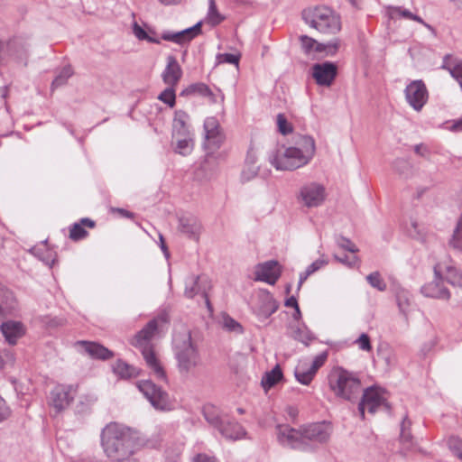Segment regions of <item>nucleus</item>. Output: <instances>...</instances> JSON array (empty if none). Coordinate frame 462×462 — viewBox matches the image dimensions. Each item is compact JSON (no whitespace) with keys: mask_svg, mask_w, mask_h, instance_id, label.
Masks as SVG:
<instances>
[{"mask_svg":"<svg viewBox=\"0 0 462 462\" xmlns=\"http://www.w3.org/2000/svg\"><path fill=\"white\" fill-rule=\"evenodd\" d=\"M312 159V148L305 152H300L293 147L286 148L282 152L270 156V162L277 170L293 171L309 163Z\"/></svg>","mask_w":462,"mask_h":462,"instance_id":"nucleus-7","label":"nucleus"},{"mask_svg":"<svg viewBox=\"0 0 462 462\" xmlns=\"http://www.w3.org/2000/svg\"><path fill=\"white\" fill-rule=\"evenodd\" d=\"M137 387L150 403L157 410L165 411L171 409L170 397L167 392L157 386L151 380L138 382Z\"/></svg>","mask_w":462,"mask_h":462,"instance_id":"nucleus-8","label":"nucleus"},{"mask_svg":"<svg viewBox=\"0 0 462 462\" xmlns=\"http://www.w3.org/2000/svg\"><path fill=\"white\" fill-rule=\"evenodd\" d=\"M133 32L134 36L140 41H147L151 43L160 44V38L156 37V32L152 29L148 31L143 30L137 23L133 25Z\"/></svg>","mask_w":462,"mask_h":462,"instance_id":"nucleus-33","label":"nucleus"},{"mask_svg":"<svg viewBox=\"0 0 462 462\" xmlns=\"http://www.w3.org/2000/svg\"><path fill=\"white\" fill-rule=\"evenodd\" d=\"M393 167L400 175H407L411 171L410 162L401 158L394 160Z\"/></svg>","mask_w":462,"mask_h":462,"instance_id":"nucleus-52","label":"nucleus"},{"mask_svg":"<svg viewBox=\"0 0 462 462\" xmlns=\"http://www.w3.org/2000/svg\"><path fill=\"white\" fill-rule=\"evenodd\" d=\"M411 295L405 290H401L396 294V300L399 310L402 313L406 314L410 306Z\"/></svg>","mask_w":462,"mask_h":462,"instance_id":"nucleus-44","label":"nucleus"},{"mask_svg":"<svg viewBox=\"0 0 462 462\" xmlns=\"http://www.w3.org/2000/svg\"><path fill=\"white\" fill-rule=\"evenodd\" d=\"M282 378V372L280 366L277 365L270 372L265 373L262 378V385L265 389L273 387Z\"/></svg>","mask_w":462,"mask_h":462,"instance_id":"nucleus-36","label":"nucleus"},{"mask_svg":"<svg viewBox=\"0 0 462 462\" xmlns=\"http://www.w3.org/2000/svg\"><path fill=\"white\" fill-rule=\"evenodd\" d=\"M209 287V282L207 278L191 274L185 280L184 295L189 299H192L196 295H201L205 299L208 308L210 309V302L208 296Z\"/></svg>","mask_w":462,"mask_h":462,"instance_id":"nucleus-13","label":"nucleus"},{"mask_svg":"<svg viewBox=\"0 0 462 462\" xmlns=\"http://www.w3.org/2000/svg\"><path fill=\"white\" fill-rule=\"evenodd\" d=\"M382 405L387 410H390V405L386 402L383 391L378 387H368L364 391L362 399L358 404V411L361 418L364 420L365 409H367L370 413H374Z\"/></svg>","mask_w":462,"mask_h":462,"instance_id":"nucleus-9","label":"nucleus"},{"mask_svg":"<svg viewBox=\"0 0 462 462\" xmlns=\"http://www.w3.org/2000/svg\"><path fill=\"white\" fill-rule=\"evenodd\" d=\"M201 25L202 22H199L195 25L180 32L163 31L161 39L179 45L188 44L201 33Z\"/></svg>","mask_w":462,"mask_h":462,"instance_id":"nucleus-17","label":"nucleus"},{"mask_svg":"<svg viewBox=\"0 0 462 462\" xmlns=\"http://www.w3.org/2000/svg\"><path fill=\"white\" fill-rule=\"evenodd\" d=\"M450 451L462 461V439L456 436H451L448 440Z\"/></svg>","mask_w":462,"mask_h":462,"instance_id":"nucleus-48","label":"nucleus"},{"mask_svg":"<svg viewBox=\"0 0 462 462\" xmlns=\"http://www.w3.org/2000/svg\"><path fill=\"white\" fill-rule=\"evenodd\" d=\"M197 94L201 97H207L211 102H216V97L211 89L204 83L192 84L181 92V96Z\"/></svg>","mask_w":462,"mask_h":462,"instance_id":"nucleus-29","label":"nucleus"},{"mask_svg":"<svg viewBox=\"0 0 462 462\" xmlns=\"http://www.w3.org/2000/svg\"><path fill=\"white\" fill-rule=\"evenodd\" d=\"M256 160L257 157L254 150L250 148L245 158V164L247 165L248 169L244 170L242 172V179L244 180H249L257 175L258 167L255 166Z\"/></svg>","mask_w":462,"mask_h":462,"instance_id":"nucleus-28","label":"nucleus"},{"mask_svg":"<svg viewBox=\"0 0 462 462\" xmlns=\"http://www.w3.org/2000/svg\"><path fill=\"white\" fill-rule=\"evenodd\" d=\"M285 306L289 307V308H293V309L298 307L299 304H298V301H297V299L295 298V296H291L290 298H288L285 300Z\"/></svg>","mask_w":462,"mask_h":462,"instance_id":"nucleus-62","label":"nucleus"},{"mask_svg":"<svg viewBox=\"0 0 462 462\" xmlns=\"http://www.w3.org/2000/svg\"><path fill=\"white\" fill-rule=\"evenodd\" d=\"M411 425V421L409 420L408 416L406 415L401 424V434L400 439L401 441L404 444H410L412 440V435L411 433L410 428Z\"/></svg>","mask_w":462,"mask_h":462,"instance_id":"nucleus-43","label":"nucleus"},{"mask_svg":"<svg viewBox=\"0 0 462 462\" xmlns=\"http://www.w3.org/2000/svg\"><path fill=\"white\" fill-rule=\"evenodd\" d=\"M446 279L448 283L454 286L462 287V274L457 268L448 266Z\"/></svg>","mask_w":462,"mask_h":462,"instance_id":"nucleus-45","label":"nucleus"},{"mask_svg":"<svg viewBox=\"0 0 462 462\" xmlns=\"http://www.w3.org/2000/svg\"><path fill=\"white\" fill-rule=\"evenodd\" d=\"M328 263V259L324 258V256L317 259L311 264H310L306 270L300 273L299 282H298V290L300 289L304 282L308 279L309 276L320 270L322 267Z\"/></svg>","mask_w":462,"mask_h":462,"instance_id":"nucleus-31","label":"nucleus"},{"mask_svg":"<svg viewBox=\"0 0 462 462\" xmlns=\"http://www.w3.org/2000/svg\"><path fill=\"white\" fill-rule=\"evenodd\" d=\"M405 98L408 104L415 110L420 111L428 101V90L420 79L413 80L406 86Z\"/></svg>","mask_w":462,"mask_h":462,"instance_id":"nucleus-12","label":"nucleus"},{"mask_svg":"<svg viewBox=\"0 0 462 462\" xmlns=\"http://www.w3.org/2000/svg\"><path fill=\"white\" fill-rule=\"evenodd\" d=\"M278 309V304L275 300L268 293L262 295L255 307H254V313L257 316L259 320H265L271 317Z\"/></svg>","mask_w":462,"mask_h":462,"instance_id":"nucleus-20","label":"nucleus"},{"mask_svg":"<svg viewBox=\"0 0 462 462\" xmlns=\"http://www.w3.org/2000/svg\"><path fill=\"white\" fill-rule=\"evenodd\" d=\"M157 330L158 322L153 319L136 333L131 340V345L141 351L147 366L152 370L155 377L160 380H166V373L155 355L152 343Z\"/></svg>","mask_w":462,"mask_h":462,"instance_id":"nucleus-4","label":"nucleus"},{"mask_svg":"<svg viewBox=\"0 0 462 462\" xmlns=\"http://www.w3.org/2000/svg\"><path fill=\"white\" fill-rule=\"evenodd\" d=\"M226 17L221 14L217 7L215 0H208V10L206 16V22L211 26H217L221 23Z\"/></svg>","mask_w":462,"mask_h":462,"instance_id":"nucleus-37","label":"nucleus"},{"mask_svg":"<svg viewBox=\"0 0 462 462\" xmlns=\"http://www.w3.org/2000/svg\"><path fill=\"white\" fill-rule=\"evenodd\" d=\"M203 128L205 134L204 148L210 152L219 149L226 137L218 120L214 116L207 117L204 121Z\"/></svg>","mask_w":462,"mask_h":462,"instance_id":"nucleus-10","label":"nucleus"},{"mask_svg":"<svg viewBox=\"0 0 462 462\" xmlns=\"http://www.w3.org/2000/svg\"><path fill=\"white\" fill-rule=\"evenodd\" d=\"M302 18L306 23L322 33H336L341 29L339 16L328 6L305 9Z\"/></svg>","mask_w":462,"mask_h":462,"instance_id":"nucleus-6","label":"nucleus"},{"mask_svg":"<svg viewBox=\"0 0 462 462\" xmlns=\"http://www.w3.org/2000/svg\"><path fill=\"white\" fill-rule=\"evenodd\" d=\"M113 371L116 375L123 379L136 377L139 374L136 367L130 365L123 360L116 361L113 365Z\"/></svg>","mask_w":462,"mask_h":462,"instance_id":"nucleus-27","label":"nucleus"},{"mask_svg":"<svg viewBox=\"0 0 462 462\" xmlns=\"http://www.w3.org/2000/svg\"><path fill=\"white\" fill-rule=\"evenodd\" d=\"M32 252L36 256H38L39 259L42 260L46 265H49L50 267H51L55 262V254H53V252L47 249L45 244L42 245L39 247H33L32 249Z\"/></svg>","mask_w":462,"mask_h":462,"instance_id":"nucleus-40","label":"nucleus"},{"mask_svg":"<svg viewBox=\"0 0 462 462\" xmlns=\"http://www.w3.org/2000/svg\"><path fill=\"white\" fill-rule=\"evenodd\" d=\"M339 47V41L335 40L328 43H319L317 45V52H325L326 55L333 56Z\"/></svg>","mask_w":462,"mask_h":462,"instance_id":"nucleus-47","label":"nucleus"},{"mask_svg":"<svg viewBox=\"0 0 462 462\" xmlns=\"http://www.w3.org/2000/svg\"><path fill=\"white\" fill-rule=\"evenodd\" d=\"M100 445L111 460L132 457L140 446L138 432L125 424L112 421L102 429Z\"/></svg>","mask_w":462,"mask_h":462,"instance_id":"nucleus-1","label":"nucleus"},{"mask_svg":"<svg viewBox=\"0 0 462 462\" xmlns=\"http://www.w3.org/2000/svg\"><path fill=\"white\" fill-rule=\"evenodd\" d=\"M450 131L452 132H461L462 131V117L452 122V125L449 126Z\"/></svg>","mask_w":462,"mask_h":462,"instance_id":"nucleus-60","label":"nucleus"},{"mask_svg":"<svg viewBox=\"0 0 462 462\" xmlns=\"http://www.w3.org/2000/svg\"><path fill=\"white\" fill-rule=\"evenodd\" d=\"M189 115L182 111L178 110L175 112L173 119V131L175 136H186L191 134L188 125Z\"/></svg>","mask_w":462,"mask_h":462,"instance_id":"nucleus-25","label":"nucleus"},{"mask_svg":"<svg viewBox=\"0 0 462 462\" xmlns=\"http://www.w3.org/2000/svg\"><path fill=\"white\" fill-rule=\"evenodd\" d=\"M326 199V189L317 182H310L303 185L298 196L300 202L307 208L319 207Z\"/></svg>","mask_w":462,"mask_h":462,"instance_id":"nucleus-11","label":"nucleus"},{"mask_svg":"<svg viewBox=\"0 0 462 462\" xmlns=\"http://www.w3.org/2000/svg\"><path fill=\"white\" fill-rule=\"evenodd\" d=\"M448 244L454 250L462 253V226H456Z\"/></svg>","mask_w":462,"mask_h":462,"instance_id":"nucleus-49","label":"nucleus"},{"mask_svg":"<svg viewBox=\"0 0 462 462\" xmlns=\"http://www.w3.org/2000/svg\"><path fill=\"white\" fill-rule=\"evenodd\" d=\"M328 379L329 389L342 400L355 402L362 392L358 375L342 367L334 368Z\"/></svg>","mask_w":462,"mask_h":462,"instance_id":"nucleus-5","label":"nucleus"},{"mask_svg":"<svg viewBox=\"0 0 462 462\" xmlns=\"http://www.w3.org/2000/svg\"><path fill=\"white\" fill-rule=\"evenodd\" d=\"M178 230L189 239L199 241L202 225L196 216L183 214L178 217Z\"/></svg>","mask_w":462,"mask_h":462,"instance_id":"nucleus-15","label":"nucleus"},{"mask_svg":"<svg viewBox=\"0 0 462 462\" xmlns=\"http://www.w3.org/2000/svg\"><path fill=\"white\" fill-rule=\"evenodd\" d=\"M220 434L226 439L236 440L245 436V430L242 425L228 418H225V422L218 429Z\"/></svg>","mask_w":462,"mask_h":462,"instance_id":"nucleus-24","label":"nucleus"},{"mask_svg":"<svg viewBox=\"0 0 462 462\" xmlns=\"http://www.w3.org/2000/svg\"><path fill=\"white\" fill-rule=\"evenodd\" d=\"M328 355L326 352H323L313 359L310 365H308L309 368L314 373L317 374L318 370L325 364L327 360Z\"/></svg>","mask_w":462,"mask_h":462,"instance_id":"nucleus-55","label":"nucleus"},{"mask_svg":"<svg viewBox=\"0 0 462 462\" xmlns=\"http://www.w3.org/2000/svg\"><path fill=\"white\" fill-rule=\"evenodd\" d=\"M282 271L279 263L275 260L258 263L255 267V281L264 282L274 285L281 276Z\"/></svg>","mask_w":462,"mask_h":462,"instance_id":"nucleus-16","label":"nucleus"},{"mask_svg":"<svg viewBox=\"0 0 462 462\" xmlns=\"http://www.w3.org/2000/svg\"><path fill=\"white\" fill-rule=\"evenodd\" d=\"M172 351L178 373L181 377L188 378L202 365L199 347L192 339L191 332L187 328L182 327L174 331Z\"/></svg>","mask_w":462,"mask_h":462,"instance_id":"nucleus-3","label":"nucleus"},{"mask_svg":"<svg viewBox=\"0 0 462 462\" xmlns=\"http://www.w3.org/2000/svg\"><path fill=\"white\" fill-rule=\"evenodd\" d=\"M94 227L95 222L89 218H82L79 223H74L69 229V238L73 241H79L85 238L88 235L87 230L82 226Z\"/></svg>","mask_w":462,"mask_h":462,"instance_id":"nucleus-26","label":"nucleus"},{"mask_svg":"<svg viewBox=\"0 0 462 462\" xmlns=\"http://www.w3.org/2000/svg\"><path fill=\"white\" fill-rule=\"evenodd\" d=\"M277 126L279 132L283 135L292 132V125L288 122L286 116L283 114L277 115Z\"/></svg>","mask_w":462,"mask_h":462,"instance_id":"nucleus-51","label":"nucleus"},{"mask_svg":"<svg viewBox=\"0 0 462 462\" xmlns=\"http://www.w3.org/2000/svg\"><path fill=\"white\" fill-rule=\"evenodd\" d=\"M74 71L70 65L62 68L51 83V88H57L65 85L68 79L73 75Z\"/></svg>","mask_w":462,"mask_h":462,"instance_id":"nucleus-41","label":"nucleus"},{"mask_svg":"<svg viewBox=\"0 0 462 462\" xmlns=\"http://www.w3.org/2000/svg\"><path fill=\"white\" fill-rule=\"evenodd\" d=\"M337 72V66L330 62L317 63L312 66V76L319 86L329 87Z\"/></svg>","mask_w":462,"mask_h":462,"instance_id":"nucleus-18","label":"nucleus"},{"mask_svg":"<svg viewBox=\"0 0 462 462\" xmlns=\"http://www.w3.org/2000/svg\"><path fill=\"white\" fill-rule=\"evenodd\" d=\"M334 258L337 262L342 263L350 267L354 266L357 261L356 256L348 257V256L345 255L344 257H338L337 255L335 254Z\"/></svg>","mask_w":462,"mask_h":462,"instance_id":"nucleus-59","label":"nucleus"},{"mask_svg":"<svg viewBox=\"0 0 462 462\" xmlns=\"http://www.w3.org/2000/svg\"><path fill=\"white\" fill-rule=\"evenodd\" d=\"M162 5L169 6V5H177L183 2V0H158Z\"/></svg>","mask_w":462,"mask_h":462,"instance_id":"nucleus-63","label":"nucleus"},{"mask_svg":"<svg viewBox=\"0 0 462 462\" xmlns=\"http://www.w3.org/2000/svg\"><path fill=\"white\" fill-rule=\"evenodd\" d=\"M366 280L368 283L380 291H384L387 288L385 282L381 277V274L378 272L371 273L367 275Z\"/></svg>","mask_w":462,"mask_h":462,"instance_id":"nucleus-46","label":"nucleus"},{"mask_svg":"<svg viewBox=\"0 0 462 462\" xmlns=\"http://www.w3.org/2000/svg\"><path fill=\"white\" fill-rule=\"evenodd\" d=\"M75 345L92 358L107 360L114 356L112 351L97 342L77 341Z\"/></svg>","mask_w":462,"mask_h":462,"instance_id":"nucleus-19","label":"nucleus"},{"mask_svg":"<svg viewBox=\"0 0 462 462\" xmlns=\"http://www.w3.org/2000/svg\"><path fill=\"white\" fill-rule=\"evenodd\" d=\"M390 15L392 18H393L394 16H402L406 19L416 21V22L423 24L429 30L434 31L433 27L431 25H430L429 23H425L421 17H420L416 14H413L409 10L404 9L401 6L392 7L390 9Z\"/></svg>","mask_w":462,"mask_h":462,"instance_id":"nucleus-34","label":"nucleus"},{"mask_svg":"<svg viewBox=\"0 0 462 462\" xmlns=\"http://www.w3.org/2000/svg\"><path fill=\"white\" fill-rule=\"evenodd\" d=\"M414 152L417 155L428 159L430 154V148L424 143H419L414 146Z\"/></svg>","mask_w":462,"mask_h":462,"instance_id":"nucleus-58","label":"nucleus"},{"mask_svg":"<svg viewBox=\"0 0 462 462\" xmlns=\"http://www.w3.org/2000/svg\"><path fill=\"white\" fill-rule=\"evenodd\" d=\"M330 426L324 422L311 423L295 430L286 425L277 427V439L286 447L302 451L311 450L315 444L327 442L330 437Z\"/></svg>","mask_w":462,"mask_h":462,"instance_id":"nucleus-2","label":"nucleus"},{"mask_svg":"<svg viewBox=\"0 0 462 462\" xmlns=\"http://www.w3.org/2000/svg\"><path fill=\"white\" fill-rule=\"evenodd\" d=\"M292 147L298 149L300 152H305L312 148V157L316 151L315 141L310 135H297L294 138V145Z\"/></svg>","mask_w":462,"mask_h":462,"instance_id":"nucleus-39","label":"nucleus"},{"mask_svg":"<svg viewBox=\"0 0 462 462\" xmlns=\"http://www.w3.org/2000/svg\"><path fill=\"white\" fill-rule=\"evenodd\" d=\"M0 330L10 345H15L24 334L23 325L19 321L9 320L0 325Z\"/></svg>","mask_w":462,"mask_h":462,"instance_id":"nucleus-23","label":"nucleus"},{"mask_svg":"<svg viewBox=\"0 0 462 462\" xmlns=\"http://www.w3.org/2000/svg\"><path fill=\"white\" fill-rule=\"evenodd\" d=\"M176 138L177 143L175 152L183 156L189 155L194 147L193 134H189L186 136H176Z\"/></svg>","mask_w":462,"mask_h":462,"instance_id":"nucleus-35","label":"nucleus"},{"mask_svg":"<svg viewBox=\"0 0 462 462\" xmlns=\"http://www.w3.org/2000/svg\"><path fill=\"white\" fill-rule=\"evenodd\" d=\"M181 76L182 69L177 59L173 55H169L166 67L162 74L163 82L170 87H174L180 81Z\"/></svg>","mask_w":462,"mask_h":462,"instance_id":"nucleus-21","label":"nucleus"},{"mask_svg":"<svg viewBox=\"0 0 462 462\" xmlns=\"http://www.w3.org/2000/svg\"><path fill=\"white\" fill-rule=\"evenodd\" d=\"M336 242L340 248L345 249L348 252L356 253L358 251L356 245L354 243H352L350 239L345 236H337Z\"/></svg>","mask_w":462,"mask_h":462,"instance_id":"nucleus-54","label":"nucleus"},{"mask_svg":"<svg viewBox=\"0 0 462 462\" xmlns=\"http://www.w3.org/2000/svg\"><path fill=\"white\" fill-rule=\"evenodd\" d=\"M291 337L305 346H309L315 339L313 333L304 326L293 328Z\"/></svg>","mask_w":462,"mask_h":462,"instance_id":"nucleus-38","label":"nucleus"},{"mask_svg":"<svg viewBox=\"0 0 462 462\" xmlns=\"http://www.w3.org/2000/svg\"><path fill=\"white\" fill-rule=\"evenodd\" d=\"M194 462H216V458L207 455L199 454L196 457Z\"/></svg>","mask_w":462,"mask_h":462,"instance_id":"nucleus-61","label":"nucleus"},{"mask_svg":"<svg viewBox=\"0 0 462 462\" xmlns=\"http://www.w3.org/2000/svg\"><path fill=\"white\" fill-rule=\"evenodd\" d=\"M299 40L300 42L301 49L305 54L309 55L312 51L317 52V45H319V42L316 40L307 35H300Z\"/></svg>","mask_w":462,"mask_h":462,"instance_id":"nucleus-42","label":"nucleus"},{"mask_svg":"<svg viewBox=\"0 0 462 462\" xmlns=\"http://www.w3.org/2000/svg\"><path fill=\"white\" fill-rule=\"evenodd\" d=\"M71 386L59 385L51 392V404L57 411H60L67 408L73 396L70 393Z\"/></svg>","mask_w":462,"mask_h":462,"instance_id":"nucleus-22","label":"nucleus"},{"mask_svg":"<svg viewBox=\"0 0 462 462\" xmlns=\"http://www.w3.org/2000/svg\"><path fill=\"white\" fill-rule=\"evenodd\" d=\"M203 414L205 420L214 428L219 429L221 424L225 422V418L219 415L217 409L210 404L203 407Z\"/></svg>","mask_w":462,"mask_h":462,"instance_id":"nucleus-30","label":"nucleus"},{"mask_svg":"<svg viewBox=\"0 0 462 462\" xmlns=\"http://www.w3.org/2000/svg\"><path fill=\"white\" fill-rule=\"evenodd\" d=\"M158 98L169 106L173 107L175 106V91L173 87L168 86L158 97Z\"/></svg>","mask_w":462,"mask_h":462,"instance_id":"nucleus-50","label":"nucleus"},{"mask_svg":"<svg viewBox=\"0 0 462 462\" xmlns=\"http://www.w3.org/2000/svg\"><path fill=\"white\" fill-rule=\"evenodd\" d=\"M435 279L421 287V293L428 297L439 300H448L450 298L449 291L443 285L441 278L440 265L434 266Z\"/></svg>","mask_w":462,"mask_h":462,"instance_id":"nucleus-14","label":"nucleus"},{"mask_svg":"<svg viewBox=\"0 0 462 462\" xmlns=\"http://www.w3.org/2000/svg\"><path fill=\"white\" fill-rule=\"evenodd\" d=\"M294 375L300 383L309 385L316 374L309 368L307 363H301L296 366Z\"/></svg>","mask_w":462,"mask_h":462,"instance_id":"nucleus-32","label":"nucleus"},{"mask_svg":"<svg viewBox=\"0 0 462 462\" xmlns=\"http://www.w3.org/2000/svg\"><path fill=\"white\" fill-rule=\"evenodd\" d=\"M112 462H139V460L134 457H128L126 458L113 459Z\"/></svg>","mask_w":462,"mask_h":462,"instance_id":"nucleus-64","label":"nucleus"},{"mask_svg":"<svg viewBox=\"0 0 462 462\" xmlns=\"http://www.w3.org/2000/svg\"><path fill=\"white\" fill-rule=\"evenodd\" d=\"M355 343L357 344L358 347L363 351H370L372 349L370 337L365 333L361 334Z\"/></svg>","mask_w":462,"mask_h":462,"instance_id":"nucleus-56","label":"nucleus"},{"mask_svg":"<svg viewBox=\"0 0 462 462\" xmlns=\"http://www.w3.org/2000/svg\"><path fill=\"white\" fill-rule=\"evenodd\" d=\"M218 59L220 62L235 64L237 66L239 63L240 56L232 53H223L218 55Z\"/></svg>","mask_w":462,"mask_h":462,"instance_id":"nucleus-57","label":"nucleus"},{"mask_svg":"<svg viewBox=\"0 0 462 462\" xmlns=\"http://www.w3.org/2000/svg\"><path fill=\"white\" fill-rule=\"evenodd\" d=\"M223 326L228 331L242 333L243 328L236 320L229 316H225L223 318Z\"/></svg>","mask_w":462,"mask_h":462,"instance_id":"nucleus-53","label":"nucleus"}]
</instances>
